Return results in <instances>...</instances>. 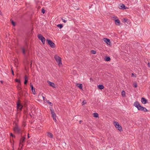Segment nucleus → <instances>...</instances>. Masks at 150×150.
<instances>
[{"label": "nucleus", "instance_id": "obj_1", "mask_svg": "<svg viewBox=\"0 0 150 150\" xmlns=\"http://www.w3.org/2000/svg\"><path fill=\"white\" fill-rule=\"evenodd\" d=\"M134 105L136 107L138 110L140 111H143L144 112H148V110L145 108L141 106L139 103L136 101L134 103Z\"/></svg>", "mask_w": 150, "mask_h": 150}, {"label": "nucleus", "instance_id": "obj_2", "mask_svg": "<svg viewBox=\"0 0 150 150\" xmlns=\"http://www.w3.org/2000/svg\"><path fill=\"white\" fill-rule=\"evenodd\" d=\"M113 124L115 128L117 129V130L120 132L122 131V127L120 125L119 123L115 121H113Z\"/></svg>", "mask_w": 150, "mask_h": 150}, {"label": "nucleus", "instance_id": "obj_3", "mask_svg": "<svg viewBox=\"0 0 150 150\" xmlns=\"http://www.w3.org/2000/svg\"><path fill=\"white\" fill-rule=\"evenodd\" d=\"M21 138L19 140V145L22 144V146L21 147H22L24 145V142L26 139V135H25L23 136H22L21 135Z\"/></svg>", "mask_w": 150, "mask_h": 150}, {"label": "nucleus", "instance_id": "obj_4", "mask_svg": "<svg viewBox=\"0 0 150 150\" xmlns=\"http://www.w3.org/2000/svg\"><path fill=\"white\" fill-rule=\"evenodd\" d=\"M54 58L59 66L62 64L61 58L59 56L55 55L54 56Z\"/></svg>", "mask_w": 150, "mask_h": 150}, {"label": "nucleus", "instance_id": "obj_5", "mask_svg": "<svg viewBox=\"0 0 150 150\" xmlns=\"http://www.w3.org/2000/svg\"><path fill=\"white\" fill-rule=\"evenodd\" d=\"M46 41L48 44L50 45V47L52 48H54L55 47V44L52 42V41L50 40L47 39L46 40Z\"/></svg>", "mask_w": 150, "mask_h": 150}, {"label": "nucleus", "instance_id": "obj_6", "mask_svg": "<svg viewBox=\"0 0 150 150\" xmlns=\"http://www.w3.org/2000/svg\"><path fill=\"white\" fill-rule=\"evenodd\" d=\"M38 38L41 41L43 44L45 43V38L41 34H38Z\"/></svg>", "mask_w": 150, "mask_h": 150}, {"label": "nucleus", "instance_id": "obj_7", "mask_svg": "<svg viewBox=\"0 0 150 150\" xmlns=\"http://www.w3.org/2000/svg\"><path fill=\"white\" fill-rule=\"evenodd\" d=\"M14 131L18 134H20L21 133V129L18 127L17 125H16V126L13 128Z\"/></svg>", "mask_w": 150, "mask_h": 150}, {"label": "nucleus", "instance_id": "obj_8", "mask_svg": "<svg viewBox=\"0 0 150 150\" xmlns=\"http://www.w3.org/2000/svg\"><path fill=\"white\" fill-rule=\"evenodd\" d=\"M50 111H51V114L52 115V118H54L56 117V115L54 111V110L52 108H51L50 109Z\"/></svg>", "mask_w": 150, "mask_h": 150}, {"label": "nucleus", "instance_id": "obj_9", "mask_svg": "<svg viewBox=\"0 0 150 150\" xmlns=\"http://www.w3.org/2000/svg\"><path fill=\"white\" fill-rule=\"evenodd\" d=\"M103 40L107 44V45H110V40L106 38H103Z\"/></svg>", "mask_w": 150, "mask_h": 150}, {"label": "nucleus", "instance_id": "obj_10", "mask_svg": "<svg viewBox=\"0 0 150 150\" xmlns=\"http://www.w3.org/2000/svg\"><path fill=\"white\" fill-rule=\"evenodd\" d=\"M119 8L120 9L123 10L127 8L125 7V5L122 4H119Z\"/></svg>", "mask_w": 150, "mask_h": 150}, {"label": "nucleus", "instance_id": "obj_11", "mask_svg": "<svg viewBox=\"0 0 150 150\" xmlns=\"http://www.w3.org/2000/svg\"><path fill=\"white\" fill-rule=\"evenodd\" d=\"M114 20L115 22V23L117 25H120L121 24V23L118 19H114Z\"/></svg>", "mask_w": 150, "mask_h": 150}, {"label": "nucleus", "instance_id": "obj_12", "mask_svg": "<svg viewBox=\"0 0 150 150\" xmlns=\"http://www.w3.org/2000/svg\"><path fill=\"white\" fill-rule=\"evenodd\" d=\"M17 109L20 110H21L23 108V106L19 103H17Z\"/></svg>", "mask_w": 150, "mask_h": 150}, {"label": "nucleus", "instance_id": "obj_13", "mask_svg": "<svg viewBox=\"0 0 150 150\" xmlns=\"http://www.w3.org/2000/svg\"><path fill=\"white\" fill-rule=\"evenodd\" d=\"M30 86L31 87V90L33 94H35V88L33 87V85L31 83H30Z\"/></svg>", "mask_w": 150, "mask_h": 150}, {"label": "nucleus", "instance_id": "obj_14", "mask_svg": "<svg viewBox=\"0 0 150 150\" xmlns=\"http://www.w3.org/2000/svg\"><path fill=\"white\" fill-rule=\"evenodd\" d=\"M147 100L144 98H142L141 102L144 104H145L146 103Z\"/></svg>", "mask_w": 150, "mask_h": 150}, {"label": "nucleus", "instance_id": "obj_15", "mask_svg": "<svg viewBox=\"0 0 150 150\" xmlns=\"http://www.w3.org/2000/svg\"><path fill=\"white\" fill-rule=\"evenodd\" d=\"M76 86L80 89H82L83 88L82 84L81 83H77Z\"/></svg>", "mask_w": 150, "mask_h": 150}, {"label": "nucleus", "instance_id": "obj_16", "mask_svg": "<svg viewBox=\"0 0 150 150\" xmlns=\"http://www.w3.org/2000/svg\"><path fill=\"white\" fill-rule=\"evenodd\" d=\"M48 83L49 84L50 86L53 88H54V84L49 81H48Z\"/></svg>", "mask_w": 150, "mask_h": 150}, {"label": "nucleus", "instance_id": "obj_17", "mask_svg": "<svg viewBox=\"0 0 150 150\" xmlns=\"http://www.w3.org/2000/svg\"><path fill=\"white\" fill-rule=\"evenodd\" d=\"M25 81H24V83L25 85H27V83L28 81V78L26 75H25L24 77Z\"/></svg>", "mask_w": 150, "mask_h": 150}, {"label": "nucleus", "instance_id": "obj_18", "mask_svg": "<svg viewBox=\"0 0 150 150\" xmlns=\"http://www.w3.org/2000/svg\"><path fill=\"white\" fill-rule=\"evenodd\" d=\"M98 87L99 89L102 90L104 88V86L103 85H98Z\"/></svg>", "mask_w": 150, "mask_h": 150}, {"label": "nucleus", "instance_id": "obj_19", "mask_svg": "<svg viewBox=\"0 0 150 150\" xmlns=\"http://www.w3.org/2000/svg\"><path fill=\"white\" fill-rule=\"evenodd\" d=\"M48 136L50 138H53V136L52 134V133L50 132H47Z\"/></svg>", "mask_w": 150, "mask_h": 150}, {"label": "nucleus", "instance_id": "obj_20", "mask_svg": "<svg viewBox=\"0 0 150 150\" xmlns=\"http://www.w3.org/2000/svg\"><path fill=\"white\" fill-rule=\"evenodd\" d=\"M15 81L16 82H17L18 83V86H20L21 85V82L20 80L18 79H16L15 80Z\"/></svg>", "mask_w": 150, "mask_h": 150}, {"label": "nucleus", "instance_id": "obj_21", "mask_svg": "<svg viewBox=\"0 0 150 150\" xmlns=\"http://www.w3.org/2000/svg\"><path fill=\"white\" fill-rule=\"evenodd\" d=\"M93 116L94 117H98V114L97 113H94L93 114Z\"/></svg>", "mask_w": 150, "mask_h": 150}, {"label": "nucleus", "instance_id": "obj_22", "mask_svg": "<svg viewBox=\"0 0 150 150\" xmlns=\"http://www.w3.org/2000/svg\"><path fill=\"white\" fill-rule=\"evenodd\" d=\"M105 60L106 61H109L110 60V58L109 57H106L105 59Z\"/></svg>", "mask_w": 150, "mask_h": 150}, {"label": "nucleus", "instance_id": "obj_23", "mask_svg": "<svg viewBox=\"0 0 150 150\" xmlns=\"http://www.w3.org/2000/svg\"><path fill=\"white\" fill-rule=\"evenodd\" d=\"M125 92L124 91H122L121 93V94L122 96L124 97L125 96Z\"/></svg>", "mask_w": 150, "mask_h": 150}, {"label": "nucleus", "instance_id": "obj_24", "mask_svg": "<svg viewBox=\"0 0 150 150\" xmlns=\"http://www.w3.org/2000/svg\"><path fill=\"white\" fill-rule=\"evenodd\" d=\"M57 26L59 28L61 29L63 27V25L62 24H59L57 25Z\"/></svg>", "mask_w": 150, "mask_h": 150}, {"label": "nucleus", "instance_id": "obj_25", "mask_svg": "<svg viewBox=\"0 0 150 150\" xmlns=\"http://www.w3.org/2000/svg\"><path fill=\"white\" fill-rule=\"evenodd\" d=\"M22 50L23 52V53L24 55H25V49L24 48L22 47Z\"/></svg>", "mask_w": 150, "mask_h": 150}, {"label": "nucleus", "instance_id": "obj_26", "mask_svg": "<svg viewBox=\"0 0 150 150\" xmlns=\"http://www.w3.org/2000/svg\"><path fill=\"white\" fill-rule=\"evenodd\" d=\"M47 103L50 105L51 106H53V104L51 103L49 101V100H47Z\"/></svg>", "mask_w": 150, "mask_h": 150}, {"label": "nucleus", "instance_id": "obj_27", "mask_svg": "<svg viewBox=\"0 0 150 150\" xmlns=\"http://www.w3.org/2000/svg\"><path fill=\"white\" fill-rule=\"evenodd\" d=\"M133 86L135 88H136L137 87V83L136 82L134 83L133 84Z\"/></svg>", "mask_w": 150, "mask_h": 150}, {"label": "nucleus", "instance_id": "obj_28", "mask_svg": "<svg viewBox=\"0 0 150 150\" xmlns=\"http://www.w3.org/2000/svg\"><path fill=\"white\" fill-rule=\"evenodd\" d=\"M41 12L43 14H44L45 12V10L44 8H42V9Z\"/></svg>", "mask_w": 150, "mask_h": 150}, {"label": "nucleus", "instance_id": "obj_29", "mask_svg": "<svg viewBox=\"0 0 150 150\" xmlns=\"http://www.w3.org/2000/svg\"><path fill=\"white\" fill-rule=\"evenodd\" d=\"M91 52L93 54H95L96 53V51L93 50H92L91 51Z\"/></svg>", "mask_w": 150, "mask_h": 150}, {"label": "nucleus", "instance_id": "obj_30", "mask_svg": "<svg viewBox=\"0 0 150 150\" xmlns=\"http://www.w3.org/2000/svg\"><path fill=\"white\" fill-rule=\"evenodd\" d=\"M86 101L85 100H84L83 101L82 103V105H83L85 104H86Z\"/></svg>", "mask_w": 150, "mask_h": 150}, {"label": "nucleus", "instance_id": "obj_31", "mask_svg": "<svg viewBox=\"0 0 150 150\" xmlns=\"http://www.w3.org/2000/svg\"><path fill=\"white\" fill-rule=\"evenodd\" d=\"M11 23L12 24V25H13V26H15V22L13 21H11Z\"/></svg>", "mask_w": 150, "mask_h": 150}, {"label": "nucleus", "instance_id": "obj_32", "mask_svg": "<svg viewBox=\"0 0 150 150\" xmlns=\"http://www.w3.org/2000/svg\"><path fill=\"white\" fill-rule=\"evenodd\" d=\"M10 135L12 137H13L15 138V136L12 133H11L10 134Z\"/></svg>", "mask_w": 150, "mask_h": 150}, {"label": "nucleus", "instance_id": "obj_33", "mask_svg": "<svg viewBox=\"0 0 150 150\" xmlns=\"http://www.w3.org/2000/svg\"><path fill=\"white\" fill-rule=\"evenodd\" d=\"M11 73H12V74L13 76H14V72H13V70L12 69V68H11Z\"/></svg>", "mask_w": 150, "mask_h": 150}, {"label": "nucleus", "instance_id": "obj_34", "mask_svg": "<svg viewBox=\"0 0 150 150\" xmlns=\"http://www.w3.org/2000/svg\"><path fill=\"white\" fill-rule=\"evenodd\" d=\"M19 93L20 96L23 95V92L21 91L19 92Z\"/></svg>", "mask_w": 150, "mask_h": 150}, {"label": "nucleus", "instance_id": "obj_35", "mask_svg": "<svg viewBox=\"0 0 150 150\" xmlns=\"http://www.w3.org/2000/svg\"><path fill=\"white\" fill-rule=\"evenodd\" d=\"M19 86H18V90H21V88Z\"/></svg>", "mask_w": 150, "mask_h": 150}, {"label": "nucleus", "instance_id": "obj_36", "mask_svg": "<svg viewBox=\"0 0 150 150\" xmlns=\"http://www.w3.org/2000/svg\"><path fill=\"white\" fill-rule=\"evenodd\" d=\"M62 21L64 22V23H66L67 22V21L66 20H65L64 19H63L62 18Z\"/></svg>", "mask_w": 150, "mask_h": 150}, {"label": "nucleus", "instance_id": "obj_37", "mask_svg": "<svg viewBox=\"0 0 150 150\" xmlns=\"http://www.w3.org/2000/svg\"><path fill=\"white\" fill-rule=\"evenodd\" d=\"M127 21V19L124 18L123 20V22L124 23L126 22Z\"/></svg>", "mask_w": 150, "mask_h": 150}, {"label": "nucleus", "instance_id": "obj_38", "mask_svg": "<svg viewBox=\"0 0 150 150\" xmlns=\"http://www.w3.org/2000/svg\"><path fill=\"white\" fill-rule=\"evenodd\" d=\"M53 119L55 122H56L57 120L56 119V117L53 118Z\"/></svg>", "mask_w": 150, "mask_h": 150}, {"label": "nucleus", "instance_id": "obj_39", "mask_svg": "<svg viewBox=\"0 0 150 150\" xmlns=\"http://www.w3.org/2000/svg\"><path fill=\"white\" fill-rule=\"evenodd\" d=\"M82 122V120H80L79 121V123L80 124H81Z\"/></svg>", "mask_w": 150, "mask_h": 150}, {"label": "nucleus", "instance_id": "obj_40", "mask_svg": "<svg viewBox=\"0 0 150 150\" xmlns=\"http://www.w3.org/2000/svg\"><path fill=\"white\" fill-rule=\"evenodd\" d=\"M28 138H29L30 137L29 136V134L28 133Z\"/></svg>", "mask_w": 150, "mask_h": 150}, {"label": "nucleus", "instance_id": "obj_41", "mask_svg": "<svg viewBox=\"0 0 150 150\" xmlns=\"http://www.w3.org/2000/svg\"><path fill=\"white\" fill-rule=\"evenodd\" d=\"M113 18H115V19L117 18V17H115V16H114V17L113 16Z\"/></svg>", "mask_w": 150, "mask_h": 150}, {"label": "nucleus", "instance_id": "obj_42", "mask_svg": "<svg viewBox=\"0 0 150 150\" xmlns=\"http://www.w3.org/2000/svg\"><path fill=\"white\" fill-rule=\"evenodd\" d=\"M43 98L44 100H45L44 98H45L44 97H43Z\"/></svg>", "mask_w": 150, "mask_h": 150}, {"label": "nucleus", "instance_id": "obj_43", "mask_svg": "<svg viewBox=\"0 0 150 150\" xmlns=\"http://www.w3.org/2000/svg\"><path fill=\"white\" fill-rule=\"evenodd\" d=\"M132 76H134V74H133V73H132Z\"/></svg>", "mask_w": 150, "mask_h": 150}, {"label": "nucleus", "instance_id": "obj_44", "mask_svg": "<svg viewBox=\"0 0 150 150\" xmlns=\"http://www.w3.org/2000/svg\"><path fill=\"white\" fill-rule=\"evenodd\" d=\"M90 80H91H91H93V79H92V78H90Z\"/></svg>", "mask_w": 150, "mask_h": 150}, {"label": "nucleus", "instance_id": "obj_45", "mask_svg": "<svg viewBox=\"0 0 150 150\" xmlns=\"http://www.w3.org/2000/svg\"><path fill=\"white\" fill-rule=\"evenodd\" d=\"M148 65H149H149H150V64H149V63H148Z\"/></svg>", "mask_w": 150, "mask_h": 150}, {"label": "nucleus", "instance_id": "obj_46", "mask_svg": "<svg viewBox=\"0 0 150 150\" xmlns=\"http://www.w3.org/2000/svg\"><path fill=\"white\" fill-rule=\"evenodd\" d=\"M32 63H31V64H30V66H32Z\"/></svg>", "mask_w": 150, "mask_h": 150}, {"label": "nucleus", "instance_id": "obj_47", "mask_svg": "<svg viewBox=\"0 0 150 150\" xmlns=\"http://www.w3.org/2000/svg\"><path fill=\"white\" fill-rule=\"evenodd\" d=\"M2 13H0V15H2Z\"/></svg>", "mask_w": 150, "mask_h": 150}, {"label": "nucleus", "instance_id": "obj_48", "mask_svg": "<svg viewBox=\"0 0 150 150\" xmlns=\"http://www.w3.org/2000/svg\"><path fill=\"white\" fill-rule=\"evenodd\" d=\"M1 83H2L3 81H1Z\"/></svg>", "mask_w": 150, "mask_h": 150}]
</instances>
